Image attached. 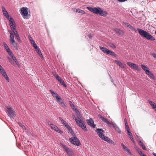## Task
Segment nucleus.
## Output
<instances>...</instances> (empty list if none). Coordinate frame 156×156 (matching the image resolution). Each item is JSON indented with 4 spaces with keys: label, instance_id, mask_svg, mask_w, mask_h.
<instances>
[{
    "label": "nucleus",
    "instance_id": "de8ad7c7",
    "mask_svg": "<svg viewBox=\"0 0 156 156\" xmlns=\"http://www.w3.org/2000/svg\"><path fill=\"white\" fill-rule=\"evenodd\" d=\"M126 130L127 131V133L129 132H130L129 126H127L126 127Z\"/></svg>",
    "mask_w": 156,
    "mask_h": 156
},
{
    "label": "nucleus",
    "instance_id": "a19ab883",
    "mask_svg": "<svg viewBox=\"0 0 156 156\" xmlns=\"http://www.w3.org/2000/svg\"><path fill=\"white\" fill-rule=\"evenodd\" d=\"M10 56L12 58L14 61H16V60H17L16 57L14 56L13 54Z\"/></svg>",
    "mask_w": 156,
    "mask_h": 156
},
{
    "label": "nucleus",
    "instance_id": "f704fd0d",
    "mask_svg": "<svg viewBox=\"0 0 156 156\" xmlns=\"http://www.w3.org/2000/svg\"><path fill=\"white\" fill-rule=\"evenodd\" d=\"M10 41L14 40V35L13 34H11V35L10 36Z\"/></svg>",
    "mask_w": 156,
    "mask_h": 156
},
{
    "label": "nucleus",
    "instance_id": "4468645a",
    "mask_svg": "<svg viewBox=\"0 0 156 156\" xmlns=\"http://www.w3.org/2000/svg\"><path fill=\"white\" fill-rule=\"evenodd\" d=\"M102 139L104 140L107 142L109 143L114 144V142L111 140L109 138L105 136H103Z\"/></svg>",
    "mask_w": 156,
    "mask_h": 156
},
{
    "label": "nucleus",
    "instance_id": "4d7b16f0",
    "mask_svg": "<svg viewBox=\"0 0 156 156\" xmlns=\"http://www.w3.org/2000/svg\"><path fill=\"white\" fill-rule=\"evenodd\" d=\"M69 104L71 106H72L73 105H74L73 104L72 102L71 101H69Z\"/></svg>",
    "mask_w": 156,
    "mask_h": 156
},
{
    "label": "nucleus",
    "instance_id": "13d9d810",
    "mask_svg": "<svg viewBox=\"0 0 156 156\" xmlns=\"http://www.w3.org/2000/svg\"><path fill=\"white\" fill-rule=\"evenodd\" d=\"M29 39L30 41H32L33 40L32 38V37H31L30 36H29Z\"/></svg>",
    "mask_w": 156,
    "mask_h": 156
},
{
    "label": "nucleus",
    "instance_id": "774afa93",
    "mask_svg": "<svg viewBox=\"0 0 156 156\" xmlns=\"http://www.w3.org/2000/svg\"><path fill=\"white\" fill-rule=\"evenodd\" d=\"M125 127H126L127 126H129L127 122H126V123H125Z\"/></svg>",
    "mask_w": 156,
    "mask_h": 156
},
{
    "label": "nucleus",
    "instance_id": "6e6552de",
    "mask_svg": "<svg viewBox=\"0 0 156 156\" xmlns=\"http://www.w3.org/2000/svg\"><path fill=\"white\" fill-rule=\"evenodd\" d=\"M21 14L23 15V17L24 19H28L29 17L28 16V12L26 9L25 7H23L21 9Z\"/></svg>",
    "mask_w": 156,
    "mask_h": 156
},
{
    "label": "nucleus",
    "instance_id": "680f3d73",
    "mask_svg": "<svg viewBox=\"0 0 156 156\" xmlns=\"http://www.w3.org/2000/svg\"><path fill=\"white\" fill-rule=\"evenodd\" d=\"M18 124L21 127H22L23 126V125L21 122H18Z\"/></svg>",
    "mask_w": 156,
    "mask_h": 156
},
{
    "label": "nucleus",
    "instance_id": "58836bf2",
    "mask_svg": "<svg viewBox=\"0 0 156 156\" xmlns=\"http://www.w3.org/2000/svg\"><path fill=\"white\" fill-rule=\"evenodd\" d=\"M109 46L110 48L113 49H115L116 48V46L113 44L111 43L109 44Z\"/></svg>",
    "mask_w": 156,
    "mask_h": 156
},
{
    "label": "nucleus",
    "instance_id": "473e14b6",
    "mask_svg": "<svg viewBox=\"0 0 156 156\" xmlns=\"http://www.w3.org/2000/svg\"><path fill=\"white\" fill-rule=\"evenodd\" d=\"M11 27V28L12 30L13 31V32H14L16 31V27L14 25H11V26H10Z\"/></svg>",
    "mask_w": 156,
    "mask_h": 156
},
{
    "label": "nucleus",
    "instance_id": "f8f14e48",
    "mask_svg": "<svg viewBox=\"0 0 156 156\" xmlns=\"http://www.w3.org/2000/svg\"><path fill=\"white\" fill-rule=\"evenodd\" d=\"M87 122L90 126H91L93 128H95L96 126V125L94 123V121L92 118H90L89 119L87 120Z\"/></svg>",
    "mask_w": 156,
    "mask_h": 156
},
{
    "label": "nucleus",
    "instance_id": "bb28decb",
    "mask_svg": "<svg viewBox=\"0 0 156 156\" xmlns=\"http://www.w3.org/2000/svg\"><path fill=\"white\" fill-rule=\"evenodd\" d=\"M6 50L10 56L13 54L12 51L9 48H7V49H6Z\"/></svg>",
    "mask_w": 156,
    "mask_h": 156
},
{
    "label": "nucleus",
    "instance_id": "0eeeda50",
    "mask_svg": "<svg viewBox=\"0 0 156 156\" xmlns=\"http://www.w3.org/2000/svg\"><path fill=\"white\" fill-rule=\"evenodd\" d=\"M6 111L9 116L11 119H14L16 116L15 112L12 110V108L9 107H7L6 109Z\"/></svg>",
    "mask_w": 156,
    "mask_h": 156
},
{
    "label": "nucleus",
    "instance_id": "423d86ee",
    "mask_svg": "<svg viewBox=\"0 0 156 156\" xmlns=\"http://www.w3.org/2000/svg\"><path fill=\"white\" fill-rule=\"evenodd\" d=\"M100 49L105 53L111 56H114L115 57H117V55L114 52L109 50L106 48L101 46H100Z\"/></svg>",
    "mask_w": 156,
    "mask_h": 156
},
{
    "label": "nucleus",
    "instance_id": "4c0bfd02",
    "mask_svg": "<svg viewBox=\"0 0 156 156\" xmlns=\"http://www.w3.org/2000/svg\"><path fill=\"white\" fill-rule=\"evenodd\" d=\"M0 71L2 73V75L4 77H5V76H7V75L6 74V72H5V70L3 69H2V71Z\"/></svg>",
    "mask_w": 156,
    "mask_h": 156
},
{
    "label": "nucleus",
    "instance_id": "864d4df0",
    "mask_svg": "<svg viewBox=\"0 0 156 156\" xmlns=\"http://www.w3.org/2000/svg\"><path fill=\"white\" fill-rule=\"evenodd\" d=\"M30 42L33 45L36 44L34 41V40L31 41H30Z\"/></svg>",
    "mask_w": 156,
    "mask_h": 156
},
{
    "label": "nucleus",
    "instance_id": "6ab92c4d",
    "mask_svg": "<svg viewBox=\"0 0 156 156\" xmlns=\"http://www.w3.org/2000/svg\"><path fill=\"white\" fill-rule=\"evenodd\" d=\"M12 44L14 46V48H15V49L17 50H18V47H17V43L15 41V40H13L10 41Z\"/></svg>",
    "mask_w": 156,
    "mask_h": 156
},
{
    "label": "nucleus",
    "instance_id": "412c9836",
    "mask_svg": "<svg viewBox=\"0 0 156 156\" xmlns=\"http://www.w3.org/2000/svg\"><path fill=\"white\" fill-rule=\"evenodd\" d=\"M71 107L74 112H76L78 114L79 113V111L78 110L77 108H75V106L74 105L71 106Z\"/></svg>",
    "mask_w": 156,
    "mask_h": 156
},
{
    "label": "nucleus",
    "instance_id": "e433bc0d",
    "mask_svg": "<svg viewBox=\"0 0 156 156\" xmlns=\"http://www.w3.org/2000/svg\"><path fill=\"white\" fill-rule=\"evenodd\" d=\"M123 25L125 26H126L127 27H130V25L129 23H127L126 22H124L123 23Z\"/></svg>",
    "mask_w": 156,
    "mask_h": 156
},
{
    "label": "nucleus",
    "instance_id": "a18cd8bd",
    "mask_svg": "<svg viewBox=\"0 0 156 156\" xmlns=\"http://www.w3.org/2000/svg\"><path fill=\"white\" fill-rule=\"evenodd\" d=\"M8 59L9 60V62L13 65H14V63L10 58L8 57Z\"/></svg>",
    "mask_w": 156,
    "mask_h": 156
},
{
    "label": "nucleus",
    "instance_id": "c03bdc74",
    "mask_svg": "<svg viewBox=\"0 0 156 156\" xmlns=\"http://www.w3.org/2000/svg\"><path fill=\"white\" fill-rule=\"evenodd\" d=\"M126 153L129 156H131L132 155L131 153L130 152V151L128 150L126 152Z\"/></svg>",
    "mask_w": 156,
    "mask_h": 156
},
{
    "label": "nucleus",
    "instance_id": "49530a36",
    "mask_svg": "<svg viewBox=\"0 0 156 156\" xmlns=\"http://www.w3.org/2000/svg\"><path fill=\"white\" fill-rule=\"evenodd\" d=\"M56 132L60 133V134H62L63 133V131H61L60 129H59L58 128L57 130V131H56Z\"/></svg>",
    "mask_w": 156,
    "mask_h": 156
},
{
    "label": "nucleus",
    "instance_id": "603ef678",
    "mask_svg": "<svg viewBox=\"0 0 156 156\" xmlns=\"http://www.w3.org/2000/svg\"><path fill=\"white\" fill-rule=\"evenodd\" d=\"M141 147H142V148L144 150H145V151L147 150V149H146V147H145V146L144 145H144H142V146Z\"/></svg>",
    "mask_w": 156,
    "mask_h": 156
},
{
    "label": "nucleus",
    "instance_id": "9b49d317",
    "mask_svg": "<svg viewBox=\"0 0 156 156\" xmlns=\"http://www.w3.org/2000/svg\"><path fill=\"white\" fill-rule=\"evenodd\" d=\"M127 64L129 66L133 68L134 70H140V68H139L135 64L130 62H127Z\"/></svg>",
    "mask_w": 156,
    "mask_h": 156
},
{
    "label": "nucleus",
    "instance_id": "052dcab7",
    "mask_svg": "<svg viewBox=\"0 0 156 156\" xmlns=\"http://www.w3.org/2000/svg\"><path fill=\"white\" fill-rule=\"evenodd\" d=\"M88 37L89 38L91 39V38L92 37V35L91 34H90L88 35Z\"/></svg>",
    "mask_w": 156,
    "mask_h": 156
},
{
    "label": "nucleus",
    "instance_id": "7ed1b4c3",
    "mask_svg": "<svg viewBox=\"0 0 156 156\" xmlns=\"http://www.w3.org/2000/svg\"><path fill=\"white\" fill-rule=\"evenodd\" d=\"M87 9L90 12L96 14H99L100 16H106L108 14L107 12L105 11H103L100 7L92 8L91 7H88Z\"/></svg>",
    "mask_w": 156,
    "mask_h": 156
},
{
    "label": "nucleus",
    "instance_id": "a878e982",
    "mask_svg": "<svg viewBox=\"0 0 156 156\" xmlns=\"http://www.w3.org/2000/svg\"><path fill=\"white\" fill-rule=\"evenodd\" d=\"M9 25L10 26H11V25H13V23H14V21L13 20L12 18L11 17L9 18Z\"/></svg>",
    "mask_w": 156,
    "mask_h": 156
},
{
    "label": "nucleus",
    "instance_id": "5701e85b",
    "mask_svg": "<svg viewBox=\"0 0 156 156\" xmlns=\"http://www.w3.org/2000/svg\"><path fill=\"white\" fill-rule=\"evenodd\" d=\"M76 12L81 13L82 14H84L86 13V12L84 10H82L79 9H76Z\"/></svg>",
    "mask_w": 156,
    "mask_h": 156
},
{
    "label": "nucleus",
    "instance_id": "aec40b11",
    "mask_svg": "<svg viewBox=\"0 0 156 156\" xmlns=\"http://www.w3.org/2000/svg\"><path fill=\"white\" fill-rule=\"evenodd\" d=\"M141 66L142 68L145 71V73L149 69L148 68L144 65H141Z\"/></svg>",
    "mask_w": 156,
    "mask_h": 156
},
{
    "label": "nucleus",
    "instance_id": "39448f33",
    "mask_svg": "<svg viewBox=\"0 0 156 156\" xmlns=\"http://www.w3.org/2000/svg\"><path fill=\"white\" fill-rule=\"evenodd\" d=\"M70 142L73 144L78 146L81 145V143L79 139L74 135V136L69 139Z\"/></svg>",
    "mask_w": 156,
    "mask_h": 156
},
{
    "label": "nucleus",
    "instance_id": "ddd939ff",
    "mask_svg": "<svg viewBox=\"0 0 156 156\" xmlns=\"http://www.w3.org/2000/svg\"><path fill=\"white\" fill-rule=\"evenodd\" d=\"M98 117L99 119H100L101 121L104 122H106L108 124L111 125L112 124L107 119L103 117L101 115L99 114L98 115Z\"/></svg>",
    "mask_w": 156,
    "mask_h": 156
},
{
    "label": "nucleus",
    "instance_id": "338daca9",
    "mask_svg": "<svg viewBox=\"0 0 156 156\" xmlns=\"http://www.w3.org/2000/svg\"><path fill=\"white\" fill-rule=\"evenodd\" d=\"M14 62L16 63L17 65H18L19 64V62H18L17 60H16V61H15Z\"/></svg>",
    "mask_w": 156,
    "mask_h": 156
},
{
    "label": "nucleus",
    "instance_id": "09e8293b",
    "mask_svg": "<svg viewBox=\"0 0 156 156\" xmlns=\"http://www.w3.org/2000/svg\"><path fill=\"white\" fill-rule=\"evenodd\" d=\"M65 127L67 129V128L69 126L68 125V123H66L64 125Z\"/></svg>",
    "mask_w": 156,
    "mask_h": 156
},
{
    "label": "nucleus",
    "instance_id": "0e129e2a",
    "mask_svg": "<svg viewBox=\"0 0 156 156\" xmlns=\"http://www.w3.org/2000/svg\"><path fill=\"white\" fill-rule=\"evenodd\" d=\"M3 69L1 66L0 65V71H2Z\"/></svg>",
    "mask_w": 156,
    "mask_h": 156
},
{
    "label": "nucleus",
    "instance_id": "f3484780",
    "mask_svg": "<svg viewBox=\"0 0 156 156\" xmlns=\"http://www.w3.org/2000/svg\"><path fill=\"white\" fill-rule=\"evenodd\" d=\"M50 127L52 129L55 131H56L58 129V128L56 126L54 125L53 124H50Z\"/></svg>",
    "mask_w": 156,
    "mask_h": 156
},
{
    "label": "nucleus",
    "instance_id": "4be33fe9",
    "mask_svg": "<svg viewBox=\"0 0 156 156\" xmlns=\"http://www.w3.org/2000/svg\"><path fill=\"white\" fill-rule=\"evenodd\" d=\"M114 31L116 33L119 35H122L121 30L117 28H115L114 29Z\"/></svg>",
    "mask_w": 156,
    "mask_h": 156
},
{
    "label": "nucleus",
    "instance_id": "e2e57ef3",
    "mask_svg": "<svg viewBox=\"0 0 156 156\" xmlns=\"http://www.w3.org/2000/svg\"><path fill=\"white\" fill-rule=\"evenodd\" d=\"M33 47L34 48H37V47H38L37 45L35 44H34L33 45Z\"/></svg>",
    "mask_w": 156,
    "mask_h": 156
},
{
    "label": "nucleus",
    "instance_id": "1a4fd4ad",
    "mask_svg": "<svg viewBox=\"0 0 156 156\" xmlns=\"http://www.w3.org/2000/svg\"><path fill=\"white\" fill-rule=\"evenodd\" d=\"M95 131L101 138H102L104 136V135L103 134L104 131L102 129L97 128Z\"/></svg>",
    "mask_w": 156,
    "mask_h": 156
},
{
    "label": "nucleus",
    "instance_id": "dca6fc26",
    "mask_svg": "<svg viewBox=\"0 0 156 156\" xmlns=\"http://www.w3.org/2000/svg\"><path fill=\"white\" fill-rule=\"evenodd\" d=\"M149 103L151 105L152 108L156 111V104L155 103L151 101H149Z\"/></svg>",
    "mask_w": 156,
    "mask_h": 156
},
{
    "label": "nucleus",
    "instance_id": "37998d69",
    "mask_svg": "<svg viewBox=\"0 0 156 156\" xmlns=\"http://www.w3.org/2000/svg\"><path fill=\"white\" fill-rule=\"evenodd\" d=\"M63 86L66 87H67V85L63 81H62V80L61 81V82H60Z\"/></svg>",
    "mask_w": 156,
    "mask_h": 156
},
{
    "label": "nucleus",
    "instance_id": "7c9ffc66",
    "mask_svg": "<svg viewBox=\"0 0 156 156\" xmlns=\"http://www.w3.org/2000/svg\"><path fill=\"white\" fill-rule=\"evenodd\" d=\"M113 126L115 128V129H116L117 131L119 133H121V131L119 129V127L115 124V125L114 126Z\"/></svg>",
    "mask_w": 156,
    "mask_h": 156
},
{
    "label": "nucleus",
    "instance_id": "79ce46f5",
    "mask_svg": "<svg viewBox=\"0 0 156 156\" xmlns=\"http://www.w3.org/2000/svg\"><path fill=\"white\" fill-rule=\"evenodd\" d=\"M3 45H4V47L6 50V49H7V48H9V47L4 42L3 43Z\"/></svg>",
    "mask_w": 156,
    "mask_h": 156
},
{
    "label": "nucleus",
    "instance_id": "69168bd1",
    "mask_svg": "<svg viewBox=\"0 0 156 156\" xmlns=\"http://www.w3.org/2000/svg\"><path fill=\"white\" fill-rule=\"evenodd\" d=\"M8 32L9 33V34H10V35H11V34H13L12 33V31L11 30H8Z\"/></svg>",
    "mask_w": 156,
    "mask_h": 156
},
{
    "label": "nucleus",
    "instance_id": "bf43d9fd",
    "mask_svg": "<svg viewBox=\"0 0 156 156\" xmlns=\"http://www.w3.org/2000/svg\"><path fill=\"white\" fill-rule=\"evenodd\" d=\"M127 0H117V1H119V2H124L126 1H127Z\"/></svg>",
    "mask_w": 156,
    "mask_h": 156
},
{
    "label": "nucleus",
    "instance_id": "6e6d98bb",
    "mask_svg": "<svg viewBox=\"0 0 156 156\" xmlns=\"http://www.w3.org/2000/svg\"><path fill=\"white\" fill-rule=\"evenodd\" d=\"M152 55L153 57L156 58V54L153 53L152 54Z\"/></svg>",
    "mask_w": 156,
    "mask_h": 156
},
{
    "label": "nucleus",
    "instance_id": "20e7f679",
    "mask_svg": "<svg viewBox=\"0 0 156 156\" xmlns=\"http://www.w3.org/2000/svg\"><path fill=\"white\" fill-rule=\"evenodd\" d=\"M73 119L75 120L77 124L84 131H87L86 125L82 122L81 119L78 117L77 118L76 117L74 116H73Z\"/></svg>",
    "mask_w": 156,
    "mask_h": 156
},
{
    "label": "nucleus",
    "instance_id": "b1692460",
    "mask_svg": "<svg viewBox=\"0 0 156 156\" xmlns=\"http://www.w3.org/2000/svg\"><path fill=\"white\" fill-rule=\"evenodd\" d=\"M54 76L55 77L56 79L59 82H61V81L62 80L60 77L57 74L54 75Z\"/></svg>",
    "mask_w": 156,
    "mask_h": 156
},
{
    "label": "nucleus",
    "instance_id": "5fc2aeb1",
    "mask_svg": "<svg viewBox=\"0 0 156 156\" xmlns=\"http://www.w3.org/2000/svg\"><path fill=\"white\" fill-rule=\"evenodd\" d=\"M6 80H7L8 82H9V78L7 76H6L5 77H4Z\"/></svg>",
    "mask_w": 156,
    "mask_h": 156
},
{
    "label": "nucleus",
    "instance_id": "c85d7f7f",
    "mask_svg": "<svg viewBox=\"0 0 156 156\" xmlns=\"http://www.w3.org/2000/svg\"><path fill=\"white\" fill-rule=\"evenodd\" d=\"M67 129L68 131L69 132H70L72 134H74L73 130L72 128L70 126L67 128Z\"/></svg>",
    "mask_w": 156,
    "mask_h": 156
},
{
    "label": "nucleus",
    "instance_id": "c9c22d12",
    "mask_svg": "<svg viewBox=\"0 0 156 156\" xmlns=\"http://www.w3.org/2000/svg\"><path fill=\"white\" fill-rule=\"evenodd\" d=\"M137 138H138V139L140 140H139V143H140L139 144H140V146H142V145H144L143 142H142L141 141V140H140V138L138 136H137Z\"/></svg>",
    "mask_w": 156,
    "mask_h": 156
},
{
    "label": "nucleus",
    "instance_id": "cd10ccee",
    "mask_svg": "<svg viewBox=\"0 0 156 156\" xmlns=\"http://www.w3.org/2000/svg\"><path fill=\"white\" fill-rule=\"evenodd\" d=\"M121 145L123 149L125 152H126L128 150V148L123 143L121 144Z\"/></svg>",
    "mask_w": 156,
    "mask_h": 156
},
{
    "label": "nucleus",
    "instance_id": "72a5a7b5",
    "mask_svg": "<svg viewBox=\"0 0 156 156\" xmlns=\"http://www.w3.org/2000/svg\"><path fill=\"white\" fill-rule=\"evenodd\" d=\"M137 150L139 154L140 155V156H142L144 154L142 152L140 149L138 148Z\"/></svg>",
    "mask_w": 156,
    "mask_h": 156
},
{
    "label": "nucleus",
    "instance_id": "a211bd4d",
    "mask_svg": "<svg viewBox=\"0 0 156 156\" xmlns=\"http://www.w3.org/2000/svg\"><path fill=\"white\" fill-rule=\"evenodd\" d=\"M146 73L150 76L153 79L154 78V76L153 74L150 71L149 69L147 71V72Z\"/></svg>",
    "mask_w": 156,
    "mask_h": 156
},
{
    "label": "nucleus",
    "instance_id": "8fccbe9b",
    "mask_svg": "<svg viewBox=\"0 0 156 156\" xmlns=\"http://www.w3.org/2000/svg\"><path fill=\"white\" fill-rule=\"evenodd\" d=\"M2 12H3V13L4 12H5L6 11V10L5 9V8L3 6H2Z\"/></svg>",
    "mask_w": 156,
    "mask_h": 156
},
{
    "label": "nucleus",
    "instance_id": "2eb2a0df",
    "mask_svg": "<svg viewBox=\"0 0 156 156\" xmlns=\"http://www.w3.org/2000/svg\"><path fill=\"white\" fill-rule=\"evenodd\" d=\"M115 62L122 68H124L126 67V65L122 63L120 61L115 60Z\"/></svg>",
    "mask_w": 156,
    "mask_h": 156
},
{
    "label": "nucleus",
    "instance_id": "f03ea898",
    "mask_svg": "<svg viewBox=\"0 0 156 156\" xmlns=\"http://www.w3.org/2000/svg\"><path fill=\"white\" fill-rule=\"evenodd\" d=\"M53 97L54 98L56 102L62 107L66 108L67 107L66 103L63 100L61 97L59 96L56 92L54 91L53 90H49Z\"/></svg>",
    "mask_w": 156,
    "mask_h": 156
},
{
    "label": "nucleus",
    "instance_id": "2f4dec72",
    "mask_svg": "<svg viewBox=\"0 0 156 156\" xmlns=\"http://www.w3.org/2000/svg\"><path fill=\"white\" fill-rule=\"evenodd\" d=\"M4 15L5 16V17L8 19H9V14L8 12L7 11H6L5 12H4L3 13Z\"/></svg>",
    "mask_w": 156,
    "mask_h": 156
},
{
    "label": "nucleus",
    "instance_id": "f257e3e1",
    "mask_svg": "<svg viewBox=\"0 0 156 156\" xmlns=\"http://www.w3.org/2000/svg\"><path fill=\"white\" fill-rule=\"evenodd\" d=\"M129 28L132 31H134L136 33L137 32V30L139 34L140 35L147 40H151V41H154L155 40L154 37L150 33L142 29L138 28H137L136 30L131 25H130Z\"/></svg>",
    "mask_w": 156,
    "mask_h": 156
},
{
    "label": "nucleus",
    "instance_id": "9d476101",
    "mask_svg": "<svg viewBox=\"0 0 156 156\" xmlns=\"http://www.w3.org/2000/svg\"><path fill=\"white\" fill-rule=\"evenodd\" d=\"M62 146L69 156H70V155L73 154V150L72 149L66 147L65 145H62Z\"/></svg>",
    "mask_w": 156,
    "mask_h": 156
},
{
    "label": "nucleus",
    "instance_id": "393cba45",
    "mask_svg": "<svg viewBox=\"0 0 156 156\" xmlns=\"http://www.w3.org/2000/svg\"><path fill=\"white\" fill-rule=\"evenodd\" d=\"M14 33L15 35L16 36V37H17V40L19 41H20V37L19 36V35L17 31L14 32H13Z\"/></svg>",
    "mask_w": 156,
    "mask_h": 156
},
{
    "label": "nucleus",
    "instance_id": "ea45409f",
    "mask_svg": "<svg viewBox=\"0 0 156 156\" xmlns=\"http://www.w3.org/2000/svg\"><path fill=\"white\" fill-rule=\"evenodd\" d=\"M36 51L37 52V53L40 56L41 58L43 57V55L41 54V51H40L39 49Z\"/></svg>",
    "mask_w": 156,
    "mask_h": 156
},
{
    "label": "nucleus",
    "instance_id": "c756f323",
    "mask_svg": "<svg viewBox=\"0 0 156 156\" xmlns=\"http://www.w3.org/2000/svg\"><path fill=\"white\" fill-rule=\"evenodd\" d=\"M127 134H128L129 136V137L131 140L133 141H134L132 135V134L131 133V132H129L128 133H127Z\"/></svg>",
    "mask_w": 156,
    "mask_h": 156
},
{
    "label": "nucleus",
    "instance_id": "3c124183",
    "mask_svg": "<svg viewBox=\"0 0 156 156\" xmlns=\"http://www.w3.org/2000/svg\"><path fill=\"white\" fill-rule=\"evenodd\" d=\"M61 122L63 124V125H64L65 124L67 123L66 121L63 119L61 121Z\"/></svg>",
    "mask_w": 156,
    "mask_h": 156
}]
</instances>
